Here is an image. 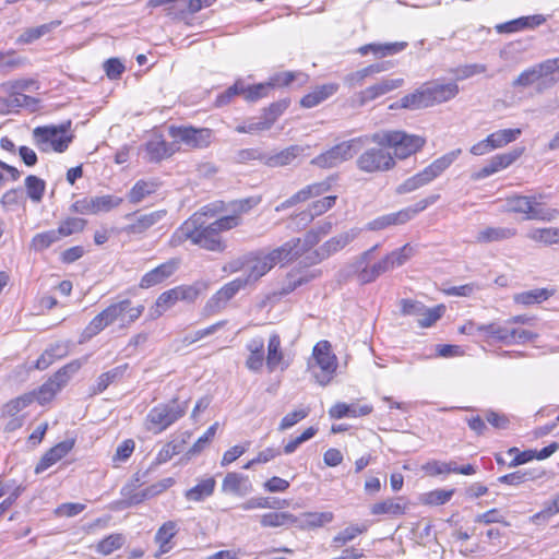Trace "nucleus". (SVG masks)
Listing matches in <instances>:
<instances>
[{
    "instance_id": "1",
    "label": "nucleus",
    "mask_w": 559,
    "mask_h": 559,
    "mask_svg": "<svg viewBox=\"0 0 559 559\" xmlns=\"http://www.w3.org/2000/svg\"><path fill=\"white\" fill-rule=\"evenodd\" d=\"M262 201L261 195H250L225 202L216 200L201 206L183 221L169 237L173 248L186 242L209 252L223 253L228 245L223 234L240 227L242 216L250 213Z\"/></svg>"
},
{
    "instance_id": "2",
    "label": "nucleus",
    "mask_w": 559,
    "mask_h": 559,
    "mask_svg": "<svg viewBox=\"0 0 559 559\" xmlns=\"http://www.w3.org/2000/svg\"><path fill=\"white\" fill-rule=\"evenodd\" d=\"M354 238L349 233H343L331 237L318 249L312 250L305 257L302 264L292 269L286 274V282L280 290V295H288L298 287L320 276V272H311L307 267L321 263L333 254L343 250Z\"/></svg>"
},
{
    "instance_id": "3",
    "label": "nucleus",
    "mask_w": 559,
    "mask_h": 559,
    "mask_svg": "<svg viewBox=\"0 0 559 559\" xmlns=\"http://www.w3.org/2000/svg\"><path fill=\"white\" fill-rule=\"evenodd\" d=\"M336 180V176H329L324 180L309 183L294 194H292L284 202L278 204L275 207L276 212H281L293 206H296L301 203H306L310 200H313L307 207V213L309 216V221L314 219V217L321 216L333 209L337 201L336 194L324 195L320 199L319 197L328 193L332 183Z\"/></svg>"
},
{
    "instance_id": "4",
    "label": "nucleus",
    "mask_w": 559,
    "mask_h": 559,
    "mask_svg": "<svg viewBox=\"0 0 559 559\" xmlns=\"http://www.w3.org/2000/svg\"><path fill=\"white\" fill-rule=\"evenodd\" d=\"M459 92L460 87L455 82L430 81L424 83L413 93L406 94L399 104H393L390 107L411 110L432 107L453 99Z\"/></svg>"
},
{
    "instance_id": "5",
    "label": "nucleus",
    "mask_w": 559,
    "mask_h": 559,
    "mask_svg": "<svg viewBox=\"0 0 559 559\" xmlns=\"http://www.w3.org/2000/svg\"><path fill=\"white\" fill-rule=\"evenodd\" d=\"M143 312V305L132 306V301L128 298L112 302L88 322L83 331V336L92 338L117 321H120L121 326H128L135 322Z\"/></svg>"
},
{
    "instance_id": "6",
    "label": "nucleus",
    "mask_w": 559,
    "mask_h": 559,
    "mask_svg": "<svg viewBox=\"0 0 559 559\" xmlns=\"http://www.w3.org/2000/svg\"><path fill=\"white\" fill-rule=\"evenodd\" d=\"M371 141L377 145H383L390 151L395 166L399 160H406L420 153L427 144L424 135L408 133L404 130H385L374 133Z\"/></svg>"
},
{
    "instance_id": "7",
    "label": "nucleus",
    "mask_w": 559,
    "mask_h": 559,
    "mask_svg": "<svg viewBox=\"0 0 559 559\" xmlns=\"http://www.w3.org/2000/svg\"><path fill=\"white\" fill-rule=\"evenodd\" d=\"M543 194L524 195L511 193L504 197L502 212L511 215H521L526 221L552 222L559 216V210L546 207L542 202Z\"/></svg>"
},
{
    "instance_id": "8",
    "label": "nucleus",
    "mask_w": 559,
    "mask_h": 559,
    "mask_svg": "<svg viewBox=\"0 0 559 559\" xmlns=\"http://www.w3.org/2000/svg\"><path fill=\"white\" fill-rule=\"evenodd\" d=\"M71 126V120L60 124L38 126L32 131L34 144L41 152L63 153L74 139Z\"/></svg>"
},
{
    "instance_id": "9",
    "label": "nucleus",
    "mask_w": 559,
    "mask_h": 559,
    "mask_svg": "<svg viewBox=\"0 0 559 559\" xmlns=\"http://www.w3.org/2000/svg\"><path fill=\"white\" fill-rule=\"evenodd\" d=\"M188 408L189 402L181 401L178 396L153 406L145 417L146 430L154 435L162 433L181 419Z\"/></svg>"
},
{
    "instance_id": "10",
    "label": "nucleus",
    "mask_w": 559,
    "mask_h": 559,
    "mask_svg": "<svg viewBox=\"0 0 559 559\" xmlns=\"http://www.w3.org/2000/svg\"><path fill=\"white\" fill-rule=\"evenodd\" d=\"M81 368V360H72L58 369L38 389L26 392V394H32L33 403L37 402L39 405H47L55 400L58 392L68 384L71 377Z\"/></svg>"
},
{
    "instance_id": "11",
    "label": "nucleus",
    "mask_w": 559,
    "mask_h": 559,
    "mask_svg": "<svg viewBox=\"0 0 559 559\" xmlns=\"http://www.w3.org/2000/svg\"><path fill=\"white\" fill-rule=\"evenodd\" d=\"M338 360L333 352L332 344L326 340H321L312 348L311 361L309 368H318L314 373L317 382L321 385L329 384L336 374Z\"/></svg>"
},
{
    "instance_id": "12",
    "label": "nucleus",
    "mask_w": 559,
    "mask_h": 559,
    "mask_svg": "<svg viewBox=\"0 0 559 559\" xmlns=\"http://www.w3.org/2000/svg\"><path fill=\"white\" fill-rule=\"evenodd\" d=\"M367 138L357 136L335 144L311 159V165L322 169H329L338 164L352 159L364 146Z\"/></svg>"
},
{
    "instance_id": "13",
    "label": "nucleus",
    "mask_w": 559,
    "mask_h": 559,
    "mask_svg": "<svg viewBox=\"0 0 559 559\" xmlns=\"http://www.w3.org/2000/svg\"><path fill=\"white\" fill-rule=\"evenodd\" d=\"M355 164L360 173L368 175L384 174L395 168L390 151L383 145L365 150L358 155Z\"/></svg>"
},
{
    "instance_id": "14",
    "label": "nucleus",
    "mask_w": 559,
    "mask_h": 559,
    "mask_svg": "<svg viewBox=\"0 0 559 559\" xmlns=\"http://www.w3.org/2000/svg\"><path fill=\"white\" fill-rule=\"evenodd\" d=\"M122 203L123 199L114 194L83 197L72 202L70 211L81 215H97L99 213L110 212L119 207Z\"/></svg>"
},
{
    "instance_id": "15",
    "label": "nucleus",
    "mask_w": 559,
    "mask_h": 559,
    "mask_svg": "<svg viewBox=\"0 0 559 559\" xmlns=\"http://www.w3.org/2000/svg\"><path fill=\"white\" fill-rule=\"evenodd\" d=\"M455 158L456 154L452 152L435 159L421 171L406 179L403 183V189L409 192L426 186L449 168Z\"/></svg>"
},
{
    "instance_id": "16",
    "label": "nucleus",
    "mask_w": 559,
    "mask_h": 559,
    "mask_svg": "<svg viewBox=\"0 0 559 559\" xmlns=\"http://www.w3.org/2000/svg\"><path fill=\"white\" fill-rule=\"evenodd\" d=\"M169 134L192 150H201L211 145L214 132L211 128L205 127L171 126Z\"/></svg>"
},
{
    "instance_id": "17",
    "label": "nucleus",
    "mask_w": 559,
    "mask_h": 559,
    "mask_svg": "<svg viewBox=\"0 0 559 559\" xmlns=\"http://www.w3.org/2000/svg\"><path fill=\"white\" fill-rule=\"evenodd\" d=\"M508 325L510 346L532 343L539 336L536 331L535 317L516 314L508 318Z\"/></svg>"
},
{
    "instance_id": "18",
    "label": "nucleus",
    "mask_w": 559,
    "mask_h": 559,
    "mask_svg": "<svg viewBox=\"0 0 559 559\" xmlns=\"http://www.w3.org/2000/svg\"><path fill=\"white\" fill-rule=\"evenodd\" d=\"M522 134V129L510 128L495 131L486 136V139L475 143L469 148L472 155L481 156L493 150L501 148L514 142Z\"/></svg>"
},
{
    "instance_id": "19",
    "label": "nucleus",
    "mask_w": 559,
    "mask_h": 559,
    "mask_svg": "<svg viewBox=\"0 0 559 559\" xmlns=\"http://www.w3.org/2000/svg\"><path fill=\"white\" fill-rule=\"evenodd\" d=\"M524 152L525 147L521 146L509 152L496 154L486 165L474 171L471 177L473 180L478 181L502 171L514 164L524 154Z\"/></svg>"
},
{
    "instance_id": "20",
    "label": "nucleus",
    "mask_w": 559,
    "mask_h": 559,
    "mask_svg": "<svg viewBox=\"0 0 559 559\" xmlns=\"http://www.w3.org/2000/svg\"><path fill=\"white\" fill-rule=\"evenodd\" d=\"M167 216V210H156L150 213H133L128 215L130 223L123 227V231L129 236H144L148 231L158 227L159 223Z\"/></svg>"
},
{
    "instance_id": "21",
    "label": "nucleus",
    "mask_w": 559,
    "mask_h": 559,
    "mask_svg": "<svg viewBox=\"0 0 559 559\" xmlns=\"http://www.w3.org/2000/svg\"><path fill=\"white\" fill-rule=\"evenodd\" d=\"M247 284L248 282L242 278H235L226 283L206 301L203 308L204 316L210 317L219 312Z\"/></svg>"
},
{
    "instance_id": "22",
    "label": "nucleus",
    "mask_w": 559,
    "mask_h": 559,
    "mask_svg": "<svg viewBox=\"0 0 559 559\" xmlns=\"http://www.w3.org/2000/svg\"><path fill=\"white\" fill-rule=\"evenodd\" d=\"M33 403L32 394L23 393L5 402L0 412V418L8 420L4 427L5 431H14L23 426V418L19 416L20 412Z\"/></svg>"
},
{
    "instance_id": "23",
    "label": "nucleus",
    "mask_w": 559,
    "mask_h": 559,
    "mask_svg": "<svg viewBox=\"0 0 559 559\" xmlns=\"http://www.w3.org/2000/svg\"><path fill=\"white\" fill-rule=\"evenodd\" d=\"M556 73L559 74V57L547 59L524 70L513 81V86L526 87L543 78L551 76Z\"/></svg>"
},
{
    "instance_id": "24",
    "label": "nucleus",
    "mask_w": 559,
    "mask_h": 559,
    "mask_svg": "<svg viewBox=\"0 0 559 559\" xmlns=\"http://www.w3.org/2000/svg\"><path fill=\"white\" fill-rule=\"evenodd\" d=\"M180 260L178 258H171L158 264L142 275L139 283L140 288L148 289L163 284L177 272Z\"/></svg>"
},
{
    "instance_id": "25",
    "label": "nucleus",
    "mask_w": 559,
    "mask_h": 559,
    "mask_svg": "<svg viewBox=\"0 0 559 559\" xmlns=\"http://www.w3.org/2000/svg\"><path fill=\"white\" fill-rule=\"evenodd\" d=\"M75 445V439L60 441L46 450L34 467V473L39 475L63 460Z\"/></svg>"
},
{
    "instance_id": "26",
    "label": "nucleus",
    "mask_w": 559,
    "mask_h": 559,
    "mask_svg": "<svg viewBox=\"0 0 559 559\" xmlns=\"http://www.w3.org/2000/svg\"><path fill=\"white\" fill-rule=\"evenodd\" d=\"M265 366L269 372H273L278 369L283 371L289 366V360L286 358V354L283 348L282 337L276 332L269 336L266 343Z\"/></svg>"
},
{
    "instance_id": "27",
    "label": "nucleus",
    "mask_w": 559,
    "mask_h": 559,
    "mask_svg": "<svg viewBox=\"0 0 559 559\" xmlns=\"http://www.w3.org/2000/svg\"><path fill=\"white\" fill-rule=\"evenodd\" d=\"M178 533L179 525L177 521L168 520L162 523L154 535V543L157 545L155 558H159L173 550L176 544L174 539Z\"/></svg>"
},
{
    "instance_id": "28",
    "label": "nucleus",
    "mask_w": 559,
    "mask_h": 559,
    "mask_svg": "<svg viewBox=\"0 0 559 559\" xmlns=\"http://www.w3.org/2000/svg\"><path fill=\"white\" fill-rule=\"evenodd\" d=\"M421 471L429 477L449 474L474 475L476 473V468L472 464L457 466L454 462H441L437 460H430L423 464Z\"/></svg>"
},
{
    "instance_id": "29",
    "label": "nucleus",
    "mask_w": 559,
    "mask_h": 559,
    "mask_svg": "<svg viewBox=\"0 0 559 559\" xmlns=\"http://www.w3.org/2000/svg\"><path fill=\"white\" fill-rule=\"evenodd\" d=\"M404 83L403 79H384L381 80L372 85L367 86L366 88L361 90L358 95V103L360 105H366L368 103H371L390 92L401 87Z\"/></svg>"
},
{
    "instance_id": "30",
    "label": "nucleus",
    "mask_w": 559,
    "mask_h": 559,
    "mask_svg": "<svg viewBox=\"0 0 559 559\" xmlns=\"http://www.w3.org/2000/svg\"><path fill=\"white\" fill-rule=\"evenodd\" d=\"M179 147L171 142H167L163 134L154 133L145 143V152L151 162H160L173 156Z\"/></svg>"
},
{
    "instance_id": "31",
    "label": "nucleus",
    "mask_w": 559,
    "mask_h": 559,
    "mask_svg": "<svg viewBox=\"0 0 559 559\" xmlns=\"http://www.w3.org/2000/svg\"><path fill=\"white\" fill-rule=\"evenodd\" d=\"M407 509L408 502L406 498L399 496L373 503L370 508V512L372 515L402 516L406 514Z\"/></svg>"
},
{
    "instance_id": "32",
    "label": "nucleus",
    "mask_w": 559,
    "mask_h": 559,
    "mask_svg": "<svg viewBox=\"0 0 559 559\" xmlns=\"http://www.w3.org/2000/svg\"><path fill=\"white\" fill-rule=\"evenodd\" d=\"M340 85L334 82L317 85L300 99L302 108H313L337 93Z\"/></svg>"
},
{
    "instance_id": "33",
    "label": "nucleus",
    "mask_w": 559,
    "mask_h": 559,
    "mask_svg": "<svg viewBox=\"0 0 559 559\" xmlns=\"http://www.w3.org/2000/svg\"><path fill=\"white\" fill-rule=\"evenodd\" d=\"M373 411L370 404L337 402L329 408V416L333 419H341L345 417L357 418L371 414Z\"/></svg>"
},
{
    "instance_id": "34",
    "label": "nucleus",
    "mask_w": 559,
    "mask_h": 559,
    "mask_svg": "<svg viewBox=\"0 0 559 559\" xmlns=\"http://www.w3.org/2000/svg\"><path fill=\"white\" fill-rule=\"evenodd\" d=\"M246 264L247 276L245 280L248 283L259 281L271 271L264 251L262 250L250 252L246 257Z\"/></svg>"
},
{
    "instance_id": "35",
    "label": "nucleus",
    "mask_w": 559,
    "mask_h": 559,
    "mask_svg": "<svg viewBox=\"0 0 559 559\" xmlns=\"http://www.w3.org/2000/svg\"><path fill=\"white\" fill-rule=\"evenodd\" d=\"M189 437H190V433L185 432L180 438L178 437V438H174V439L166 441L160 447L158 452L156 453L155 459H154V464L155 465L166 464L173 457L180 454L185 450V448L188 443Z\"/></svg>"
},
{
    "instance_id": "36",
    "label": "nucleus",
    "mask_w": 559,
    "mask_h": 559,
    "mask_svg": "<svg viewBox=\"0 0 559 559\" xmlns=\"http://www.w3.org/2000/svg\"><path fill=\"white\" fill-rule=\"evenodd\" d=\"M265 344L262 337L251 338L247 345L246 367L253 372H259L265 365Z\"/></svg>"
},
{
    "instance_id": "37",
    "label": "nucleus",
    "mask_w": 559,
    "mask_h": 559,
    "mask_svg": "<svg viewBox=\"0 0 559 559\" xmlns=\"http://www.w3.org/2000/svg\"><path fill=\"white\" fill-rule=\"evenodd\" d=\"M556 294L555 288H534L531 290L521 292L513 295V302L518 306L527 308L534 305H540L547 301Z\"/></svg>"
},
{
    "instance_id": "38",
    "label": "nucleus",
    "mask_w": 559,
    "mask_h": 559,
    "mask_svg": "<svg viewBox=\"0 0 559 559\" xmlns=\"http://www.w3.org/2000/svg\"><path fill=\"white\" fill-rule=\"evenodd\" d=\"M222 490L226 493L245 496L252 491V484L248 476L229 472L222 481Z\"/></svg>"
},
{
    "instance_id": "39",
    "label": "nucleus",
    "mask_w": 559,
    "mask_h": 559,
    "mask_svg": "<svg viewBox=\"0 0 559 559\" xmlns=\"http://www.w3.org/2000/svg\"><path fill=\"white\" fill-rule=\"evenodd\" d=\"M297 522L298 518L287 511H271L259 516V523L263 528L289 527Z\"/></svg>"
},
{
    "instance_id": "40",
    "label": "nucleus",
    "mask_w": 559,
    "mask_h": 559,
    "mask_svg": "<svg viewBox=\"0 0 559 559\" xmlns=\"http://www.w3.org/2000/svg\"><path fill=\"white\" fill-rule=\"evenodd\" d=\"M483 342L488 344L498 343L506 346H510L508 319L504 320L503 322L493 321L484 324Z\"/></svg>"
},
{
    "instance_id": "41",
    "label": "nucleus",
    "mask_w": 559,
    "mask_h": 559,
    "mask_svg": "<svg viewBox=\"0 0 559 559\" xmlns=\"http://www.w3.org/2000/svg\"><path fill=\"white\" fill-rule=\"evenodd\" d=\"M406 47V43H388V44H377L370 43L360 46L357 49V52L361 56H366L368 53H372L376 58H384L386 56H392L402 51Z\"/></svg>"
},
{
    "instance_id": "42",
    "label": "nucleus",
    "mask_w": 559,
    "mask_h": 559,
    "mask_svg": "<svg viewBox=\"0 0 559 559\" xmlns=\"http://www.w3.org/2000/svg\"><path fill=\"white\" fill-rule=\"evenodd\" d=\"M216 488V480L210 476L199 480L193 487L185 492V498L188 501L201 502L211 497Z\"/></svg>"
},
{
    "instance_id": "43",
    "label": "nucleus",
    "mask_w": 559,
    "mask_h": 559,
    "mask_svg": "<svg viewBox=\"0 0 559 559\" xmlns=\"http://www.w3.org/2000/svg\"><path fill=\"white\" fill-rule=\"evenodd\" d=\"M284 266L296 262L302 257L301 238L295 237L274 248Z\"/></svg>"
},
{
    "instance_id": "44",
    "label": "nucleus",
    "mask_w": 559,
    "mask_h": 559,
    "mask_svg": "<svg viewBox=\"0 0 559 559\" xmlns=\"http://www.w3.org/2000/svg\"><path fill=\"white\" fill-rule=\"evenodd\" d=\"M516 229L512 227L488 226L480 230L476 236L478 243H491L513 238Z\"/></svg>"
},
{
    "instance_id": "45",
    "label": "nucleus",
    "mask_w": 559,
    "mask_h": 559,
    "mask_svg": "<svg viewBox=\"0 0 559 559\" xmlns=\"http://www.w3.org/2000/svg\"><path fill=\"white\" fill-rule=\"evenodd\" d=\"M301 153V146L290 145L275 154L264 157L263 162L269 167H283L290 165Z\"/></svg>"
},
{
    "instance_id": "46",
    "label": "nucleus",
    "mask_w": 559,
    "mask_h": 559,
    "mask_svg": "<svg viewBox=\"0 0 559 559\" xmlns=\"http://www.w3.org/2000/svg\"><path fill=\"white\" fill-rule=\"evenodd\" d=\"M128 369V364L117 366L106 372L98 376L95 385L91 389L92 395L103 393L110 384L120 380Z\"/></svg>"
},
{
    "instance_id": "47",
    "label": "nucleus",
    "mask_w": 559,
    "mask_h": 559,
    "mask_svg": "<svg viewBox=\"0 0 559 559\" xmlns=\"http://www.w3.org/2000/svg\"><path fill=\"white\" fill-rule=\"evenodd\" d=\"M409 214L406 209H402L394 213L384 214L371 221L369 228L371 230H382L391 226L404 225L409 222Z\"/></svg>"
},
{
    "instance_id": "48",
    "label": "nucleus",
    "mask_w": 559,
    "mask_h": 559,
    "mask_svg": "<svg viewBox=\"0 0 559 559\" xmlns=\"http://www.w3.org/2000/svg\"><path fill=\"white\" fill-rule=\"evenodd\" d=\"M388 68L384 63H372L360 70L348 73L344 82L348 87H356L364 84L367 78L385 71Z\"/></svg>"
},
{
    "instance_id": "49",
    "label": "nucleus",
    "mask_w": 559,
    "mask_h": 559,
    "mask_svg": "<svg viewBox=\"0 0 559 559\" xmlns=\"http://www.w3.org/2000/svg\"><path fill=\"white\" fill-rule=\"evenodd\" d=\"M178 302L177 294L175 293L174 287H171L157 296L154 305L150 309V314L153 319H157L175 307Z\"/></svg>"
},
{
    "instance_id": "50",
    "label": "nucleus",
    "mask_w": 559,
    "mask_h": 559,
    "mask_svg": "<svg viewBox=\"0 0 559 559\" xmlns=\"http://www.w3.org/2000/svg\"><path fill=\"white\" fill-rule=\"evenodd\" d=\"M289 106V99H281L270 104L263 110V121L258 122L255 129L265 130L269 129L280 116H282Z\"/></svg>"
},
{
    "instance_id": "51",
    "label": "nucleus",
    "mask_w": 559,
    "mask_h": 559,
    "mask_svg": "<svg viewBox=\"0 0 559 559\" xmlns=\"http://www.w3.org/2000/svg\"><path fill=\"white\" fill-rule=\"evenodd\" d=\"M207 285L205 283H193V284H180L174 286L175 293L177 294L178 301L186 304H194L201 294L206 290Z\"/></svg>"
},
{
    "instance_id": "52",
    "label": "nucleus",
    "mask_w": 559,
    "mask_h": 559,
    "mask_svg": "<svg viewBox=\"0 0 559 559\" xmlns=\"http://www.w3.org/2000/svg\"><path fill=\"white\" fill-rule=\"evenodd\" d=\"M158 185L154 180H138L128 193L129 202L138 204L142 202L146 197L156 192Z\"/></svg>"
},
{
    "instance_id": "53",
    "label": "nucleus",
    "mask_w": 559,
    "mask_h": 559,
    "mask_svg": "<svg viewBox=\"0 0 559 559\" xmlns=\"http://www.w3.org/2000/svg\"><path fill=\"white\" fill-rule=\"evenodd\" d=\"M87 226V221L82 217L68 216L62 219L58 228L55 229L59 239L69 237L73 234L82 233Z\"/></svg>"
},
{
    "instance_id": "54",
    "label": "nucleus",
    "mask_w": 559,
    "mask_h": 559,
    "mask_svg": "<svg viewBox=\"0 0 559 559\" xmlns=\"http://www.w3.org/2000/svg\"><path fill=\"white\" fill-rule=\"evenodd\" d=\"M332 228L331 223H324L321 226L309 229L301 239L302 255L314 248L320 240L326 236Z\"/></svg>"
},
{
    "instance_id": "55",
    "label": "nucleus",
    "mask_w": 559,
    "mask_h": 559,
    "mask_svg": "<svg viewBox=\"0 0 559 559\" xmlns=\"http://www.w3.org/2000/svg\"><path fill=\"white\" fill-rule=\"evenodd\" d=\"M454 493H455V489L454 488H451V489H433V490H430V491H427V492L423 493L419 497V501H420L421 504L427 506V507L443 506V504L448 503L452 499Z\"/></svg>"
},
{
    "instance_id": "56",
    "label": "nucleus",
    "mask_w": 559,
    "mask_h": 559,
    "mask_svg": "<svg viewBox=\"0 0 559 559\" xmlns=\"http://www.w3.org/2000/svg\"><path fill=\"white\" fill-rule=\"evenodd\" d=\"M414 253V248L409 243H405L403 247L388 253L382 258L383 265L386 266L388 271L404 264Z\"/></svg>"
},
{
    "instance_id": "57",
    "label": "nucleus",
    "mask_w": 559,
    "mask_h": 559,
    "mask_svg": "<svg viewBox=\"0 0 559 559\" xmlns=\"http://www.w3.org/2000/svg\"><path fill=\"white\" fill-rule=\"evenodd\" d=\"M126 543V537L121 533H112L102 538L96 544V551L103 556H109L120 549Z\"/></svg>"
},
{
    "instance_id": "58",
    "label": "nucleus",
    "mask_w": 559,
    "mask_h": 559,
    "mask_svg": "<svg viewBox=\"0 0 559 559\" xmlns=\"http://www.w3.org/2000/svg\"><path fill=\"white\" fill-rule=\"evenodd\" d=\"M28 63L26 57L17 55L16 50H0V71L8 73Z\"/></svg>"
},
{
    "instance_id": "59",
    "label": "nucleus",
    "mask_w": 559,
    "mask_h": 559,
    "mask_svg": "<svg viewBox=\"0 0 559 559\" xmlns=\"http://www.w3.org/2000/svg\"><path fill=\"white\" fill-rule=\"evenodd\" d=\"M304 521L300 524L301 530H314L332 522L334 514L326 512H306L302 514Z\"/></svg>"
},
{
    "instance_id": "60",
    "label": "nucleus",
    "mask_w": 559,
    "mask_h": 559,
    "mask_svg": "<svg viewBox=\"0 0 559 559\" xmlns=\"http://www.w3.org/2000/svg\"><path fill=\"white\" fill-rule=\"evenodd\" d=\"M530 239L537 243L551 246L559 243V227L535 228L528 234Z\"/></svg>"
},
{
    "instance_id": "61",
    "label": "nucleus",
    "mask_w": 559,
    "mask_h": 559,
    "mask_svg": "<svg viewBox=\"0 0 559 559\" xmlns=\"http://www.w3.org/2000/svg\"><path fill=\"white\" fill-rule=\"evenodd\" d=\"M445 306L443 304H439L432 308L424 307V311L419 314L417 320V324L421 329L431 328L439 321L445 313Z\"/></svg>"
},
{
    "instance_id": "62",
    "label": "nucleus",
    "mask_w": 559,
    "mask_h": 559,
    "mask_svg": "<svg viewBox=\"0 0 559 559\" xmlns=\"http://www.w3.org/2000/svg\"><path fill=\"white\" fill-rule=\"evenodd\" d=\"M25 189L27 197L34 202L39 203L41 202L45 191H46V182L44 179L35 176V175H28L25 178Z\"/></svg>"
},
{
    "instance_id": "63",
    "label": "nucleus",
    "mask_w": 559,
    "mask_h": 559,
    "mask_svg": "<svg viewBox=\"0 0 559 559\" xmlns=\"http://www.w3.org/2000/svg\"><path fill=\"white\" fill-rule=\"evenodd\" d=\"M242 91L241 96L247 102H257L259 99L265 98L269 96L270 92L272 91V84L265 83H258L253 85H245L242 82Z\"/></svg>"
},
{
    "instance_id": "64",
    "label": "nucleus",
    "mask_w": 559,
    "mask_h": 559,
    "mask_svg": "<svg viewBox=\"0 0 559 559\" xmlns=\"http://www.w3.org/2000/svg\"><path fill=\"white\" fill-rule=\"evenodd\" d=\"M122 503L127 507L136 506L148 499L146 489L139 490L135 485L128 484L121 489Z\"/></svg>"
}]
</instances>
